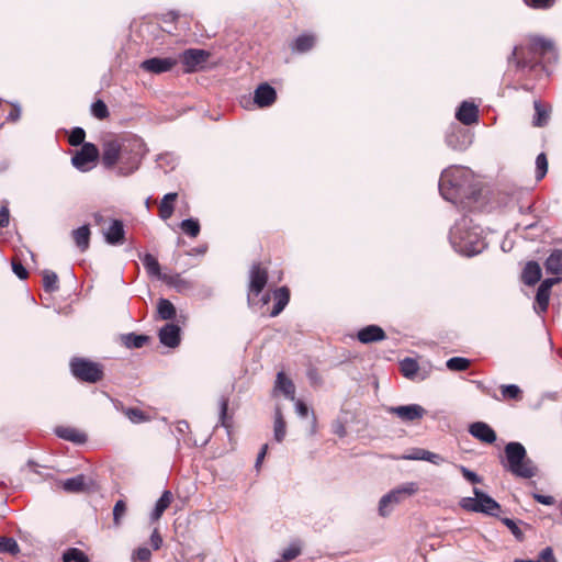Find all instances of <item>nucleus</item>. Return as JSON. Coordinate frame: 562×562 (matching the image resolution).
Returning <instances> with one entry per match:
<instances>
[{
	"mask_svg": "<svg viewBox=\"0 0 562 562\" xmlns=\"http://www.w3.org/2000/svg\"><path fill=\"white\" fill-rule=\"evenodd\" d=\"M316 43V37L314 34H302L297 36L293 43L291 44V49L295 53H306L311 50Z\"/></svg>",
	"mask_w": 562,
	"mask_h": 562,
	"instance_id": "393cba45",
	"label": "nucleus"
},
{
	"mask_svg": "<svg viewBox=\"0 0 562 562\" xmlns=\"http://www.w3.org/2000/svg\"><path fill=\"white\" fill-rule=\"evenodd\" d=\"M91 113L98 120H105L110 115L108 106L102 100H97L92 103Z\"/></svg>",
	"mask_w": 562,
	"mask_h": 562,
	"instance_id": "de8ad7c7",
	"label": "nucleus"
},
{
	"mask_svg": "<svg viewBox=\"0 0 562 562\" xmlns=\"http://www.w3.org/2000/svg\"><path fill=\"white\" fill-rule=\"evenodd\" d=\"M302 553V544L300 541H294L290 543L288 548H285L282 552V559L284 561H292L296 559Z\"/></svg>",
	"mask_w": 562,
	"mask_h": 562,
	"instance_id": "c03bdc74",
	"label": "nucleus"
},
{
	"mask_svg": "<svg viewBox=\"0 0 562 562\" xmlns=\"http://www.w3.org/2000/svg\"><path fill=\"white\" fill-rule=\"evenodd\" d=\"M181 231L189 237L195 238L201 231V226L198 220L188 218L180 223Z\"/></svg>",
	"mask_w": 562,
	"mask_h": 562,
	"instance_id": "4c0bfd02",
	"label": "nucleus"
},
{
	"mask_svg": "<svg viewBox=\"0 0 562 562\" xmlns=\"http://www.w3.org/2000/svg\"><path fill=\"white\" fill-rule=\"evenodd\" d=\"M64 562H89L88 555L78 548H70L63 554Z\"/></svg>",
	"mask_w": 562,
	"mask_h": 562,
	"instance_id": "58836bf2",
	"label": "nucleus"
},
{
	"mask_svg": "<svg viewBox=\"0 0 562 562\" xmlns=\"http://www.w3.org/2000/svg\"><path fill=\"white\" fill-rule=\"evenodd\" d=\"M418 491L416 483H406L384 495L379 503V512L382 516L387 515V507L401 503L405 497L414 495Z\"/></svg>",
	"mask_w": 562,
	"mask_h": 562,
	"instance_id": "9d476101",
	"label": "nucleus"
},
{
	"mask_svg": "<svg viewBox=\"0 0 562 562\" xmlns=\"http://www.w3.org/2000/svg\"><path fill=\"white\" fill-rule=\"evenodd\" d=\"M535 117H533V125L538 127H542L547 125L549 120V111L542 105L540 101H535Z\"/></svg>",
	"mask_w": 562,
	"mask_h": 562,
	"instance_id": "c9c22d12",
	"label": "nucleus"
},
{
	"mask_svg": "<svg viewBox=\"0 0 562 562\" xmlns=\"http://www.w3.org/2000/svg\"><path fill=\"white\" fill-rule=\"evenodd\" d=\"M470 360L463 357L450 358L446 366L450 371H465L470 368Z\"/></svg>",
	"mask_w": 562,
	"mask_h": 562,
	"instance_id": "37998d69",
	"label": "nucleus"
},
{
	"mask_svg": "<svg viewBox=\"0 0 562 562\" xmlns=\"http://www.w3.org/2000/svg\"><path fill=\"white\" fill-rule=\"evenodd\" d=\"M424 461H429L434 464H440L443 461V458L437 453L426 450L424 457H422Z\"/></svg>",
	"mask_w": 562,
	"mask_h": 562,
	"instance_id": "0e129e2a",
	"label": "nucleus"
},
{
	"mask_svg": "<svg viewBox=\"0 0 562 562\" xmlns=\"http://www.w3.org/2000/svg\"><path fill=\"white\" fill-rule=\"evenodd\" d=\"M150 546L154 550H159L162 546V537L160 536L158 529H155L150 536Z\"/></svg>",
	"mask_w": 562,
	"mask_h": 562,
	"instance_id": "e2e57ef3",
	"label": "nucleus"
},
{
	"mask_svg": "<svg viewBox=\"0 0 562 562\" xmlns=\"http://www.w3.org/2000/svg\"><path fill=\"white\" fill-rule=\"evenodd\" d=\"M295 411L300 417H306L308 415V406L301 400H295Z\"/></svg>",
	"mask_w": 562,
	"mask_h": 562,
	"instance_id": "338daca9",
	"label": "nucleus"
},
{
	"mask_svg": "<svg viewBox=\"0 0 562 562\" xmlns=\"http://www.w3.org/2000/svg\"><path fill=\"white\" fill-rule=\"evenodd\" d=\"M524 2L532 9L546 10L552 8L555 0H524Z\"/></svg>",
	"mask_w": 562,
	"mask_h": 562,
	"instance_id": "5fc2aeb1",
	"label": "nucleus"
},
{
	"mask_svg": "<svg viewBox=\"0 0 562 562\" xmlns=\"http://www.w3.org/2000/svg\"><path fill=\"white\" fill-rule=\"evenodd\" d=\"M538 562H557V559L553 554V550L550 547L543 549L540 553Z\"/></svg>",
	"mask_w": 562,
	"mask_h": 562,
	"instance_id": "052dcab7",
	"label": "nucleus"
},
{
	"mask_svg": "<svg viewBox=\"0 0 562 562\" xmlns=\"http://www.w3.org/2000/svg\"><path fill=\"white\" fill-rule=\"evenodd\" d=\"M469 182L470 176L465 169L449 168L440 176L439 190L445 200L456 201L468 195Z\"/></svg>",
	"mask_w": 562,
	"mask_h": 562,
	"instance_id": "39448f33",
	"label": "nucleus"
},
{
	"mask_svg": "<svg viewBox=\"0 0 562 562\" xmlns=\"http://www.w3.org/2000/svg\"><path fill=\"white\" fill-rule=\"evenodd\" d=\"M90 228L88 225H83L71 233L72 240L81 252H85L90 246Z\"/></svg>",
	"mask_w": 562,
	"mask_h": 562,
	"instance_id": "a878e982",
	"label": "nucleus"
},
{
	"mask_svg": "<svg viewBox=\"0 0 562 562\" xmlns=\"http://www.w3.org/2000/svg\"><path fill=\"white\" fill-rule=\"evenodd\" d=\"M146 154V144L135 135L114 136L102 143L101 161L106 169L117 166L121 176L136 171Z\"/></svg>",
	"mask_w": 562,
	"mask_h": 562,
	"instance_id": "f257e3e1",
	"label": "nucleus"
},
{
	"mask_svg": "<svg viewBox=\"0 0 562 562\" xmlns=\"http://www.w3.org/2000/svg\"><path fill=\"white\" fill-rule=\"evenodd\" d=\"M69 368L71 374L80 382L94 384L102 381L104 378L103 364L88 358H71Z\"/></svg>",
	"mask_w": 562,
	"mask_h": 562,
	"instance_id": "423d86ee",
	"label": "nucleus"
},
{
	"mask_svg": "<svg viewBox=\"0 0 562 562\" xmlns=\"http://www.w3.org/2000/svg\"><path fill=\"white\" fill-rule=\"evenodd\" d=\"M158 315L164 321H170L176 317V307L167 299H160L157 305Z\"/></svg>",
	"mask_w": 562,
	"mask_h": 562,
	"instance_id": "2f4dec72",
	"label": "nucleus"
},
{
	"mask_svg": "<svg viewBox=\"0 0 562 562\" xmlns=\"http://www.w3.org/2000/svg\"><path fill=\"white\" fill-rule=\"evenodd\" d=\"M274 387L281 391L290 401H295V385L284 372L281 371L277 374Z\"/></svg>",
	"mask_w": 562,
	"mask_h": 562,
	"instance_id": "b1692460",
	"label": "nucleus"
},
{
	"mask_svg": "<svg viewBox=\"0 0 562 562\" xmlns=\"http://www.w3.org/2000/svg\"><path fill=\"white\" fill-rule=\"evenodd\" d=\"M460 470H461L463 477L465 480H468L469 482H471L473 484L481 483V479L476 473L470 471L469 469H467L463 465L460 467Z\"/></svg>",
	"mask_w": 562,
	"mask_h": 562,
	"instance_id": "4d7b16f0",
	"label": "nucleus"
},
{
	"mask_svg": "<svg viewBox=\"0 0 562 562\" xmlns=\"http://www.w3.org/2000/svg\"><path fill=\"white\" fill-rule=\"evenodd\" d=\"M469 432L483 443L492 445L496 441L495 430L484 422H475L469 426Z\"/></svg>",
	"mask_w": 562,
	"mask_h": 562,
	"instance_id": "4468645a",
	"label": "nucleus"
},
{
	"mask_svg": "<svg viewBox=\"0 0 562 562\" xmlns=\"http://www.w3.org/2000/svg\"><path fill=\"white\" fill-rule=\"evenodd\" d=\"M277 100V92L269 83H260L254 93V101L259 108L271 106Z\"/></svg>",
	"mask_w": 562,
	"mask_h": 562,
	"instance_id": "2eb2a0df",
	"label": "nucleus"
},
{
	"mask_svg": "<svg viewBox=\"0 0 562 562\" xmlns=\"http://www.w3.org/2000/svg\"><path fill=\"white\" fill-rule=\"evenodd\" d=\"M100 151L92 143H85L71 157V162L80 171H89L98 161Z\"/></svg>",
	"mask_w": 562,
	"mask_h": 562,
	"instance_id": "1a4fd4ad",
	"label": "nucleus"
},
{
	"mask_svg": "<svg viewBox=\"0 0 562 562\" xmlns=\"http://www.w3.org/2000/svg\"><path fill=\"white\" fill-rule=\"evenodd\" d=\"M386 412L404 423L420 420L426 415V409L418 404L390 406L386 407Z\"/></svg>",
	"mask_w": 562,
	"mask_h": 562,
	"instance_id": "9b49d317",
	"label": "nucleus"
},
{
	"mask_svg": "<svg viewBox=\"0 0 562 562\" xmlns=\"http://www.w3.org/2000/svg\"><path fill=\"white\" fill-rule=\"evenodd\" d=\"M21 117V108L18 104H11V110L8 114L7 120L9 122L15 123Z\"/></svg>",
	"mask_w": 562,
	"mask_h": 562,
	"instance_id": "680f3d73",
	"label": "nucleus"
},
{
	"mask_svg": "<svg viewBox=\"0 0 562 562\" xmlns=\"http://www.w3.org/2000/svg\"><path fill=\"white\" fill-rule=\"evenodd\" d=\"M124 225L120 220H113L105 233V240L111 245L122 244L124 241Z\"/></svg>",
	"mask_w": 562,
	"mask_h": 562,
	"instance_id": "5701e85b",
	"label": "nucleus"
},
{
	"mask_svg": "<svg viewBox=\"0 0 562 562\" xmlns=\"http://www.w3.org/2000/svg\"><path fill=\"white\" fill-rule=\"evenodd\" d=\"M127 510V506L125 501L119 499L113 508V524L119 527L121 525L122 518L125 516Z\"/></svg>",
	"mask_w": 562,
	"mask_h": 562,
	"instance_id": "09e8293b",
	"label": "nucleus"
},
{
	"mask_svg": "<svg viewBox=\"0 0 562 562\" xmlns=\"http://www.w3.org/2000/svg\"><path fill=\"white\" fill-rule=\"evenodd\" d=\"M268 283V270L256 262L249 270V283L247 291L248 306H255L256 299L262 293Z\"/></svg>",
	"mask_w": 562,
	"mask_h": 562,
	"instance_id": "0eeeda50",
	"label": "nucleus"
},
{
	"mask_svg": "<svg viewBox=\"0 0 562 562\" xmlns=\"http://www.w3.org/2000/svg\"><path fill=\"white\" fill-rule=\"evenodd\" d=\"M481 228L472 226L471 221L463 217L450 231V240L453 248L468 257L482 252L486 244L481 236Z\"/></svg>",
	"mask_w": 562,
	"mask_h": 562,
	"instance_id": "7ed1b4c3",
	"label": "nucleus"
},
{
	"mask_svg": "<svg viewBox=\"0 0 562 562\" xmlns=\"http://www.w3.org/2000/svg\"><path fill=\"white\" fill-rule=\"evenodd\" d=\"M456 117L464 125H471L479 120V109L474 103L462 102L459 106Z\"/></svg>",
	"mask_w": 562,
	"mask_h": 562,
	"instance_id": "a211bd4d",
	"label": "nucleus"
},
{
	"mask_svg": "<svg viewBox=\"0 0 562 562\" xmlns=\"http://www.w3.org/2000/svg\"><path fill=\"white\" fill-rule=\"evenodd\" d=\"M542 277L541 267L537 261H528L521 272V281L532 286L537 284Z\"/></svg>",
	"mask_w": 562,
	"mask_h": 562,
	"instance_id": "6ab92c4d",
	"label": "nucleus"
},
{
	"mask_svg": "<svg viewBox=\"0 0 562 562\" xmlns=\"http://www.w3.org/2000/svg\"><path fill=\"white\" fill-rule=\"evenodd\" d=\"M172 493L170 491H164L160 498L157 501L155 508L151 513L153 520H159L165 510L170 506L172 502Z\"/></svg>",
	"mask_w": 562,
	"mask_h": 562,
	"instance_id": "c756f323",
	"label": "nucleus"
},
{
	"mask_svg": "<svg viewBox=\"0 0 562 562\" xmlns=\"http://www.w3.org/2000/svg\"><path fill=\"white\" fill-rule=\"evenodd\" d=\"M9 209L5 204L0 202V228L9 225Z\"/></svg>",
	"mask_w": 562,
	"mask_h": 562,
	"instance_id": "bf43d9fd",
	"label": "nucleus"
},
{
	"mask_svg": "<svg viewBox=\"0 0 562 562\" xmlns=\"http://www.w3.org/2000/svg\"><path fill=\"white\" fill-rule=\"evenodd\" d=\"M548 172V158L544 153H541L536 158V178L541 180Z\"/></svg>",
	"mask_w": 562,
	"mask_h": 562,
	"instance_id": "49530a36",
	"label": "nucleus"
},
{
	"mask_svg": "<svg viewBox=\"0 0 562 562\" xmlns=\"http://www.w3.org/2000/svg\"><path fill=\"white\" fill-rule=\"evenodd\" d=\"M285 432H286V424L283 418L281 409L278 407L276 409V416H274V439L278 442H281L285 437Z\"/></svg>",
	"mask_w": 562,
	"mask_h": 562,
	"instance_id": "f704fd0d",
	"label": "nucleus"
},
{
	"mask_svg": "<svg viewBox=\"0 0 562 562\" xmlns=\"http://www.w3.org/2000/svg\"><path fill=\"white\" fill-rule=\"evenodd\" d=\"M272 297L274 301L273 308L270 312L271 317L278 316L288 305L290 301V290L288 286H280L273 291Z\"/></svg>",
	"mask_w": 562,
	"mask_h": 562,
	"instance_id": "aec40b11",
	"label": "nucleus"
},
{
	"mask_svg": "<svg viewBox=\"0 0 562 562\" xmlns=\"http://www.w3.org/2000/svg\"><path fill=\"white\" fill-rule=\"evenodd\" d=\"M178 64V59L173 57H153L148 58L140 64V68L151 74H162L170 71Z\"/></svg>",
	"mask_w": 562,
	"mask_h": 562,
	"instance_id": "ddd939ff",
	"label": "nucleus"
},
{
	"mask_svg": "<svg viewBox=\"0 0 562 562\" xmlns=\"http://www.w3.org/2000/svg\"><path fill=\"white\" fill-rule=\"evenodd\" d=\"M85 138H86L85 130L81 127H75V128H72V131L68 137V143L71 146H79V145L82 146L85 144Z\"/></svg>",
	"mask_w": 562,
	"mask_h": 562,
	"instance_id": "8fccbe9b",
	"label": "nucleus"
},
{
	"mask_svg": "<svg viewBox=\"0 0 562 562\" xmlns=\"http://www.w3.org/2000/svg\"><path fill=\"white\" fill-rule=\"evenodd\" d=\"M555 57L554 45L550 40L540 36L529 38L527 46H516L508 61L514 63L517 69H533L541 59Z\"/></svg>",
	"mask_w": 562,
	"mask_h": 562,
	"instance_id": "f03ea898",
	"label": "nucleus"
},
{
	"mask_svg": "<svg viewBox=\"0 0 562 562\" xmlns=\"http://www.w3.org/2000/svg\"><path fill=\"white\" fill-rule=\"evenodd\" d=\"M560 282V278H549L541 282L535 297V311L538 314L546 313L549 307L551 289Z\"/></svg>",
	"mask_w": 562,
	"mask_h": 562,
	"instance_id": "f8f14e48",
	"label": "nucleus"
},
{
	"mask_svg": "<svg viewBox=\"0 0 562 562\" xmlns=\"http://www.w3.org/2000/svg\"><path fill=\"white\" fill-rule=\"evenodd\" d=\"M533 498L540 503V504H543V505H553L555 499L553 496L551 495H541V494H533Z\"/></svg>",
	"mask_w": 562,
	"mask_h": 562,
	"instance_id": "774afa93",
	"label": "nucleus"
},
{
	"mask_svg": "<svg viewBox=\"0 0 562 562\" xmlns=\"http://www.w3.org/2000/svg\"><path fill=\"white\" fill-rule=\"evenodd\" d=\"M504 452L506 458L504 467L513 475L521 479H532L538 474V467L527 456L526 448L520 442H508Z\"/></svg>",
	"mask_w": 562,
	"mask_h": 562,
	"instance_id": "20e7f679",
	"label": "nucleus"
},
{
	"mask_svg": "<svg viewBox=\"0 0 562 562\" xmlns=\"http://www.w3.org/2000/svg\"><path fill=\"white\" fill-rule=\"evenodd\" d=\"M461 507L468 512L480 513V498L474 495V497H465L461 501Z\"/></svg>",
	"mask_w": 562,
	"mask_h": 562,
	"instance_id": "3c124183",
	"label": "nucleus"
},
{
	"mask_svg": "<svg viewBox=\"0 0 562 562\" xmlns=\"http://www.w3.org/2000/svg\"><path fill=\"white\" fill-rule=\"evenodd\" d=\"M473 494L480 498V513L491 516L497 515V512L501 509V505L495 499L476 487L473 490Z\"/></svg>",
	"mask_w": 562,
	"mask_h": 562,
	"instance_id": "412c9836",
	"label": "nucleus"
},
{
	"mask_svg": "<svg viewBox=\"0 0 562 562\" xmlns=\"http://www.w3.org/2000/svg\"><path fill=\"white\" fill-rule=\"evenodd\" d=\"M151 558V552L148 548L142 547L134 551L133 559L139 562H148Z\"/></svg>",
	"mask_w": 562,
	"mask_h": 562,
	"instance_id": "6e6d98bb",
	"label": "nucleus"
},
{
	"mask_svg": "<svg viewBox=\"0 0 562 562\" xmlns=\"http://www.w3.org/2000/svg\"><path fill=\"white\" fill-rule=\"evenodd\" d=\"M178 199L177 192L167 193L158 206V215L162 221L169 220L175 212V202Z\"/></svg>",
	"mask_w": 562,
	"mask_h": 562,
	"instance_id": "4be33fe9",
	"label": "nucleus"
},
{
	"mask_svg": "<svg viewBox=\"0 0 562 562\" xmlns=\"http://www.w3.org/2000/svg\"><path fill=\"white\" fill-rule=\"evenodd\" d=\"M228 404H229V400L228 397L226 396H222L221 400H220V408H221V412H220V424L225 427V428H229L231 427V418L228 417Z\"/></svg>",
	"mask_w": 562,
	"mask_h": 562,
	"instance_id": "a18cd8bd",
	"label": "nucleus"
},
{
	"mask_svg": "<svg viewBox=\"0 0 562 562\" xmlns=\"http://www.w3.org/2000/svg\"><path fill=\"white\" fill-rule=\"evenodd\" d=\"M159 340L164 346L176 348L180 344V327L173 323L166 324L159 330Z\"/></svg>",
	"mask_w": 562,
	"mask_h": 562,
	"instance_id": "dca6fc26",
	"label": "nucleus"
},
{
	"mask_svg": "<svg viewBox=\"0 0 562 562\" xmlns=\"http://www.w3.org/2000/svg\"><path fill=\"white\" fill-rule=\"evenodd\" d=\"M547 273L560 274L562 273V250L555 249L547 258L544 262Z\"/></svg>",
	"mask_w": 562,
	"mask_h": 562,
	"instance_id": "cd10ccee",
	"label": "nucleus"
},
{
	"mask_svg": "<svg viewBox=\"0 0 562 562\" xmlns=\"http://www.w3.org/2000/svg\"><path fill=\"white\" fill-rule=\"evenodd\" d=\"M307 378L313 385H319L322 383V378L316 368H310L307 370Z\"/></svg>",
	"mask_w": 562,
	"mask_h": 562,
	"instance_id": "69168bd1",
	"label": "nucleus"
},
{
	"mask_svg": "<svg viewBox=\"0 0 562 562\" xmlns=\"http://www.w3.org/2000/svg\"><path fill=\"white\" fill-rule=\"evenodd\" d=\"M43 288L46 292H55L58 290V277L55 272L49 270L43 272Z\"/></svg>",
	"mask_w": 562,
	"mask_h": 562,
	"instance_id": "79ce46f5",
	"label": "nucleus"
},
{
	"mask_svg": "<svg viewBox=\"0 0 562 562\" xmlns=\"http://www.w3.org/2000/svg\"><path fill=\"white\" fill-rule=\"evenodd\" d=\"M11 266H12V270L13 272L21 279V280H25L27 279L29 277V271L26 270V268L23 266L22 261L18 258V257H14L11 261Z\"/></svg>",
	"mask_w": 562,
	"mask_h": 562,
	"instance_id": "603ef678",
	"label": "nucleus"
},
{
	"mask_svg": "<svg viewBox=\"0 0 562 562\" xmlns=\"http://www.w3.org/2000/svg\"><path fill=\"white\" fill-rule=\"evenodd\" d=\"M400 370L405 378L413 380L419 370V366L415 359L405 358L400 363Z\"/></svg>",
	"mask_w": 562,
	"mask_h": 562,
	"instance_id": "473e14b6",
	"label": "nucleus"
},
{
	"mask_svg": "<svg viewBox=\"0 0 562 562\" xmlns=\"http://www.w3.org/2000/svg\"><path fill=\"white\" fill-rule=\"evenodd\" d=\"M142 261L149 274L161 279L162 276L160 272V265L155 256H153L151 254H146L143 257Z\"/></svg>",
	"mask_w": 562,
	"mask_h": 562,
	"instance_id": "e433bc0d",
	"label": "nucleus"
},
{
	"mask_svg": "<svg viewBox=\"0 0 562 562\" xmlns=\"http://www.w3.org/2000/svg\"><path fill=\"white\" fill-rule=\"evenodd\" d=\"M0 552L16 555L20 552V547L15 539L11 537H0Z\"/></svg>",
	"mask_w": 562,
	"mask_h": 562,
	"instance_id": "a19ab883",
	"label": "nucleus"
},
{
	"mask_svg": "<svg viewBox=\"0 0 562 562\" xmlns=\"http://www.w3.org/2000/svg\"><path fill=\"white\" fill-rule=\"evenodd\" d=\"M161 279L169 285L176 286L180 289V284H184L186 282L180 278L179 274L177 276H162Z\"/></svg>",
	"mask_w": 562,
	"mask_h": 562,
	"instance_id": "13d9d810",
	"label": "nucleus"
},
{
	"mask_svg": "<svg viewBox=\"0 0 562 562\" xmlns=\"http://www.w3.org/2000/svg\"><path fill=\"white\" fill-rule=\"evenodd\" d=\"M56 434L58 437L75 443H83L87 440L86 434L72 427H59Z\"/></svg>",
	"mask_w": 562,
	"mask_h": 562,
	"instance_id": "c85d7f7f",
	"label": "nucleus"
},
{
	"mask_svg": "<svg viewBox=\"0 0 562 562\" xmlns=\"http://www.w3.org/2000/svg\"><path fill=\"white\" fill-rule=\"evenodd\" d=\"M501 521L512 531V533L515 536L517 540H524V532L513 519L502 518Z\"/></svg>",
	"mask_w": 562,
	"mask_h": 562,
	"instance_id": "864d4df0",
	"label": "nucleus"
},
{
	"mask_svg": "<svg viewBox=\"0 0 562 562\" xmlns=\"http://www.w3.org/2000/svg\"><path fill=\"white\" fill-rule=\"evenodd\" d=\"M123 413L134 424H140L149 420V416L144 411L136 407L124 408Z\"/></svg>",
	"mask_w": 562,
	"mask_h": 562,
	"instance_id": "ea45409f",
	"label": "nucleus"
},
{
	"mask_svg": "<svg viewBox=\"0 0 562 562\" xmlns=\"http://www.w3.org/2000/svg\"><path fill=\"white\" fill-rule=\"evenodd\" d=\"M149 336L130 333L122 336V342L128 349H139L149 341Z\"/></svg>",
	"mask_w": 562,
	"mask_h": 562,
	"instance_id": "7c9ffc66",
	"label": "nucleus"
},
{
	"mask_svg": "<svg viewBox=\"0 0 562 562\" xmlns=\"http://www.w3.org/2000/svg\"><path fill=\"white\" fill-rule=\"evenodd\" d=\"M61 486L67 493H81L87 490L86 476L79 474L77 476L65 480Z\"/></svg>",
	"mask_w": 562,
	"mask_h": 562,
	"instance_id": "bb28decb",
	"label": "nucleus"
},
{
	"mask_svg": "<svg viewBox=\"0 0 562 562\" xmlns=\"http://www.w3.org/2000/svg\"><path fill=\"white\" fill-rule=\"evenodd\" d=\"M357 338L362 344L382 341L386 338L384 329L378 325H368L357 333Z\"/></svg>",
	"mask_w": 562,
	"mask_h": 562,
	"instance_id": "f3484780",
	"label": "nucleus"
},
{
	"mask_svg": "<svg viewBox=\"0 0 562 562\" xmlns=\"http://www.w3.org/2000/svg\"><path fill=\"white\" fill-rule=\"evenodd\" d=\"M211 54L207 50L200 48H188L183 50L178 59L184 66V72L191 74L203 69L205 63L209 60Z\"/></svg>",
	"mask_w": 562,
	"mask_h": 562,
	"instance_id": "6e6552de",
	"label": "nucleus"
},
{
	"mask_svg": "<svg viewBox=\"0 0 562 562\" xmlns=\"http://www.w3.org/2000/svg\"><path fill=\"white\" fill-rule=\"evenodd\" d=\"M502 400L521 401L522 391L516 384H504L499 386Z\"/></svg>",
	"mask_w": 562,
	"mask_h": 562,
	"instance_id": "72a5a7b5",
	"label": "nucleus"
}]
</instances>
